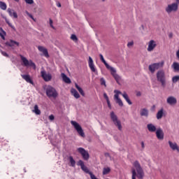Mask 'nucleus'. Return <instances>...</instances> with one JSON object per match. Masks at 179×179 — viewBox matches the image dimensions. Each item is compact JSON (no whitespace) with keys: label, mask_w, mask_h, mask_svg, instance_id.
Segmentation results:
<instances>
[{"label":"nucleus","mask_w":179,"mask_h":179,"mask_svg":"<svg viewBox=\"0 0 179 179\" xmlns=\"http://www.w3.org/2000/svg\"><path fill=\"white\" fill-rule=\"evenodd\" d=\"M0 8H1L2 10H6V9H7L6 3L3 1H0Z\"/></svg>","instance_id":"nucleus-32"},{"label":"nucleus","mask_w":179,"mask_h":179,"mask_svg":"<svg viewBox=\"0 0 179 179\" xmlns=\"http://www.w3.org/2000/svg\"><path fill=\"white\" fill-rule=\"evenodd\" d=\"M157 80L161 83L162 87L166 86V76L163 70L157 72Z\"/></svg>","instance_id":"nucleus-5"},{"label":"nucleus","mask_w":179,"mask_h":179,"mask_svg":"<svg viewBox=\"0 0 179 179\" xmlns=\"http://www.w3.org/2000/svg\"><path fill=\"white\" fill-rule=\"evenodd\" d=\"M78 152L82 155L83 159L85 161H88L90 159L89 152L85 148H78Z\"/></svg>","instance_id":"nucleus-10"},{"label":"nucleus","mask_w":179,"mask_h":179,"mask_svg":"<svg viewBox=\"0 0 179 179\" xmlns=\"http://www.w3.org/2000/svg\"><path fill=\"white\" fill-rule=\"evenodd\" d=\"M6 45H8V47H14L15 45H17V47H19L20 43L10 39V41L6 43Z\"/></svg>","instance_id":"nucleus-21"},{"label":"nucleus","mask_w":179,"mask_h":179,"mask_svg":"<svg viewBox=\"0 0 179 179\" xmlns=\"http://www.w3.org/2000/svg\"><path fill=\"white\" fill-rule=\"evenodd\" d=\"M147 129H148V131L153 133L157 131L156 127L153 124H147Z\"/></svg>","instance_id":"nucleus-25"},{"label":"nucleus","mask_w":179,"mask_h":179,"mask_svg":"<svg viewBox=\"0 0 179 179\" xmlns=\"http://www.w3.org/2000/svg\"><path fill=\"white\" fill-rule=\"evenodd\" d=\"M179 81V76H175L172 78V83H177Z\"/></svg>","instance_id":"nucleus-35"},{"label":"nucleus","mask_w":179,"mask_h":179,"mask_svg":"<svg viewBox=\"0 0 179 179\" xmlns=\"http://www.w3.org/2000/svg\"><path fill=\"white\" fill-rule=\"evenodd\" d=\"M164 115V109L162 108L161 110H158L157 113V120H161Z\"/></svg>","instance_id":"nucleus-27"},{"label":"nucleus","mask_w":179,"mask_h":179,"mask_svg":"<svg viewBox=\"0 0 179 179\" xmlns=\"http://www.w3.org/2000/svg\"><path fill=\"white\" fill-rule=\"evenodd\" d=\"M69 161L72 167L76 166V161L73 159L72 156L69 157Z\"/></svg>","instance_id":"nucleus-33"},{"label":"nucleus","mask_w":179,"mask_h":179,"mask_svg":"<svg viewBox=\"0 0 179 179\" xmlns=\"http://www.w3.org/2000/svg\"><path fill=\"white\" fill-rule=\"evenodd\" d=\"M100 82H101V85H104V86L106 87V80H104L103 78H101Z\"/></svg>","instance_id":"nucleus-37"},{"label":"nucleus","mask_w":179,"mask_h":179,"mask_svg":"<svg viewBox=\"0 0 179 179\" xmlns=\"http://www.w3.org/2000/svg\"><path fill=\"white\" fill-rule=\"evenodd\" d=\"M85 164H84V162H83V160H79L78 162V166H81V168L84 166Z\"/></svg>","instance_id":"nucleus-39"},{"label":"nucleus","mask_w":179,"mask_h":179,"mask_svg":"<svg viewBox=\"0 0 179 179\" xmlns=\"http://www.w3.org/2000/svg\"><path fill=\"white\" fill-rule=\"evenodd\" d=\"M89 67L90 68L91 71L94 73L96 72V69L94 67V61L91 57H89Z\"/></svg>","instance_id":"nucleus-22"},{"label":"nucleus","mask_w":179,"mask_h":179,"mask_svg":"<svg viewBox=\"0 0 179 179\" xmlns=\"http://www.w3.org/2000/svg\"><path fill=\"white\" fill-rule=\"evenodd\" d=\"M5 20L7 24H8L9 27H11V29H13V30H15V27L9 22V20L6 17L5 18Z\"/></svg>","instance_id":"nucleus-34"},{"label":"nucleus","mask_w":179,"mask_h":179,"mask_svg":"<svg viewBox=\"0 0 179 179\" xmlns=\"http://www.w3.org/2000/svg\"><path fill=\"white\" fill-rule=\"evenodd\" d=\"M169 37H172V35H169Z\"/></svg>","instance_id":"nucleus-57"},{"label":"nucleus","mask_w":179,"mask_h":179,"mask_svg":"<svg viewBox=\"0 0 179 179\" xmlns=\"http://www.w3.org/2000/svg\"><path fill=\"white\" fill-rule=\"evenodd\" d=\"M102 1H103V2H105L106 0H102Z\"/></svg>","instance_id":"nucleus-58"},{"label":"nucleus","mask_w":179,"mask_h":179,"mask_svg":"<svg viewBox=\"0 0 179 179\" xmlns=\"http://www.w3.org/2000/svg\"><path fill=\"white\" fill-rule=\"evenodd\" d=\"M172 69H173V71L179 72V63L173 62V64H172Z\"/></svg>","instance_id":"nucleus-28"},{"label":"nucleus","mask_w":179,"mask_h":179,"mask_svg":"<svg viewBox=\"0 0 179 179\" xmlns=\"http://www.w3.org/2000/svg\"><path fill=\"white\" fill-rule=\"evenodd\" d=\"M114 93L115 94L114 95V99L116 101V103H117L119 105V106H120V107L124 106V103H123L122 101L121 100V99L119 97V95H122L123 96V98L126 100V101L129 103V105H132V102L130 100V99L129 98V96L126 92H124V93H122V92H120L117 90H115L114 91Z\"/></svg>","instance_id":"nucleus-2"},{"label":"nucleus","mask_w":179,"mask_h":179,"mask_svg":"<svg viewBox=\"0 0 179 179\" xmlns=\"http://www.w3.org/2000/svg\"><path fill=\"white\" fill-rule=\"evenodd\" d=\"M105 157H110V153L106 152V153H105Z\"/></svg>","instance_id":"nucleus-49"},{"label":"nucleus","mask_w":179,"mask_h":179,"mask_svg":"<svg viewBox=\"0 0 179 179\" xmlns=\"http://www.w3.org/2000/svg\"><path fill=\"white\" fill-rule=\"evenodd\" d=\"M140 115L148 117V110L146 108L141 109V113H140Z\"/></svg>","instance_id":"nucleus-29"},{"label":"nucleus","mask_w":179,"mask_h":179,"mask_svg":"<svg viewBox=\"0 0 179 179\" xmlns=\"http://www.w3.org/2000/svg\"><path fill=\"white\" fill-rule=\"evenodd\" d=\"M27 3H29V5H32L34 3V0H24Z\"/></svg>","instance_id":"nucleus-40"},{"label":"nucleus","mask_w":179,"mask_h":179,"mask_svg":"<svg viewBox=\"0 0 179 179\" xmlns=\"http://www.w3.org/2000/svg\"><path fill=\"white\" fill-rule=\"evenodd\" d=\"M79 92H80V94L83 96H85V92H83V90H80Z\"/></svg>","instance_id":"nucleus-47"},{"label":"nucleus","mask_w":179,"mask_h":179,"mask_svg":"<svg viewBox=\"0 0 179 179\" xmlns=\"http://www.w3.org/2000/svg\"><path fill=\"white\" fill-rule=\"evenodd\" d=\"M29 17H31V19H33V20H34L33 15H31V14H29Z\"/></svg>","instance_id":"nucleus-54"},{"label":"nucleus","mask_w":179,"mask_h":179,"mask_svg":"<svg viewBox=\"0 0 179 179\" xmlns=\"http://www.w3.org/2000/svg\"><path fill=\"white\" fill-rule=\"evenodd\" d=\"M104 99L106 100V101H109V97L108 96L106 93L103 94Z\"/></svg>","instance_id":"nucleus-43"},{"label":"nucleus","mask_w":179,"mask_h":179,"mask_svg":"<svg viewBox=\"0 0 179 179\" xmlns=\"http://www.w3.org/2000/svg\"><path fill=\"white\" fill-rule=\"evenodd\" d=\"M50 26L52 28L55 29V27H53V21L52 19H50Z\"/></svg>","instance_id":"nucleus-44"},{"label":"nucleus","mask_w":179,"mask_h":179,"mask_svg":"<svg viewBox=\"0 0 179 179\" xmlns=\"http://www.w3.org/2000/svg\"><path fill=\"white\" fill-rule=\"evenodd\" d=\"M3 34L6 35V32L5 31H3Z\"/></svg>","instance_id":"nucleus-59"},{"label":"nucleus","mask_w":179,"mask_h":179,"mask_svg":"<svg viewBox=\"0 0 179 179\" xmlns=\"http://www.w3.org/2000/svg\"><path fill=\"white\" fill-rule=\"evenodd\" d=\"M155 47H157V43L155 41L151 40L148 42V48H147V51L151 52L155 50Z\"/></svg>","instance_id":"nucleus-12"},{"label":"nucleus","mask_w":179,"mask_h":179,"mask_svg":"<svg viewBox=\"0 0 179 179\" xmlns=\"http://www.w3.org/2000/svg\"><path fill=\"white\" fill-rule=\"evenodd\" d=\"M178 3V5H179V0H176V3Z\"/></svg>","instance_id":"nucleus-55"},{"label":"nucleus","mask_w":179,"mask_h":179,"mask_svg":"<svg viewBox=\"0 0 179 179\" xmlns=\"http://www.w3.org/2000/svg\"><path fill=\"white\" fill-rule=\"evenodd\" d=\"M110 117H111V120H113L115 126L118 128L119 131H122V126L121 121L120 120H118L117 116L115 114V113L113 111H112L110 113Z\"/></svg>","instance_id":"nucleus-6"},{"label":"nucleus","mask_w":179,"mask_h":179,"mask_svg":"<svg viewBox=\"0 0 179 179\" xmlns=\"http://www.w3.org/2000/svg\"><path fill=\"white\" fill-rule=\"evenodd\" d=\"M136 96L137 97H141V92H137Z\"/></svg>","instance_id":"nucleus-48"},{"label":"nucleus","mask_w":179,"mask_h":179,"mask_svg":"<svg viewBox=\"0 0 179 179\" xmlns=\"http://www.w3.org/2000/svg\"><path fill=\"white\" fill-rule=\"evenodd\" d=\"M71 123L72 126L74 127V129L77 131L79 136H81L82 138H85V134L80 124L73 120L71 121Z\"/></svg>","instance_id":"nucleus-4"},{"label":"nucleus","mask_w":179,"mask_h":179,"mask_svg":"<svg viewBox=\"0 0 179 179\" xmlns=\"http://www.w3.org/2000/svg\"><path fill=\"white\" fill-rule=\"evenodd\" d=\"M21 60L25 67L31 66L36 69V64L32 62V60H28L26 57L20 55Z\"/></svg>","instance_id":"nucleus-8"},{"label":"nucleus","mask_w":179,"mask_h":179,"mask_svg":"<svg viewBox=\"0 0 179 179\" xmlns=\"http://www.w3.org/2000/svg\"><path fill=\"white\" fill-rule=\"evenodd\" d=\"M57 6H58V8H61V6H62V5H61V3L59 2H58L57 3Z\"/></svg>","instance_id":"nucleus-53"},{"label":"nucleus","mask_w":179,"mask_h":179,"mask_svg":"<svg viewBox=\"0 0 179 179\" xmlns=\"http://www.w3.org/2000/svg\"><path fill=\"white\" fill-rule=\"evenodd\" d=\"M133 166L136 169H132V179H136V176L138 179H143L145 173L139 162L138 160L135 161Z\"/></svg>","instance_id":"nucleus-1"},{"label":"nucleus","mask_w":179,"mask_h":179,"mask_svg":"<svg viewBox=\"0 0 179 179\" xmlns=\"http://www.w3.org/2000/svg\"><path fill=\"white\" fill-rule=\"evenodd\" d=\"M168 143L169 144V147H171V149H172V150H173V151L177 150L178 152H179V147L176 143H173V142L169 141V142H168Z\"/></svg>","instance_id":"nucleus-18"},{"label":"nucleus","mask_w":179,"mask_h":179,"mask_svg":"<svg viewBox=\"0 0 179 179\" xmlns=\"http://www.w3.org/2000/svg\"><path fill=\"white\" fill-rule=\"evenodd\" d=\"M178 9V3H173L172 4L168 5L165 8L166 13H171V12H177Z\"/></svg>","instance_id":"nucleus-9"},{"label":"nucleus","mask_w":179,"mask_h":179,"mask_svg":"<svg viewBox=\"0 0 179 179\" xmlns=\"http://www.w3.org/2000/svg\"><path fill=\"white\" fill-rule=\"evenodd\" d=\"M164 65V62H161L158 63H154L150 66H148V70L151 73H154L155 71L159 70V69L162 68Z\"/></svg>","instance_id":"nucleus-7"},{"label":"nucleus","mask_w":179,"mask_h":179,"mask_svg":"<svg viewBox=\"0 0 179 179\" xmlns=\"http://www.w3.org/2000/svg\"><path fill=\"white\" fill-rule=\"evenodd\" d=\"M41 77L45 82H50L52 80V76L50 73H46L45 71H41Z\"/></svg>","instance_id":"nucleus-11"},{"label":"nucleus","mask_w":179,"mask_h":179,"mask_svg":"<svg viewBox=\"0 0 179 179\" xmlns=\"http://www.w3.org/2000/svg\"><path fill=\"white\" fill-rule=\"evenodd\" d=\"M134 41H131V42H129L128 44H127V47H129V48H130V47H132L134 45Z\"/></svg>","instance_id":"nucleus-41"},{"label":"nucleus","mask_w":179,"mask_h":179,"mask_svg":"<svg viewBox=\"0 0 179 179\" xmlns=\"http://www.w3.org/2000/svg\"><path fill=\"white\" fill-rule=\"evenodd\" d=\"M38 50L40 52H42L46 58H49V54L48 50L43 46H38Z\"/></svg>","instance_id":"nucleus-17"},{"label":"nucleus","mask_w":179,"mask_h":179,"mask_svg":"<svg viewBox=\"0 0 179 179\" xmlns=\"http://www.w3.org/2000/svg\"><path fill=\"white\" fill-rule=\"evenodd\" d=\"M21 77L23 80H24L27 83H29L31 85H34V81L31 80L29 75H21Z\"/></svg>","instance_id":"nucleus-19"},{"label":"nucleus","mask_w":179,"mask_h":179,"mask_svg":"<svg viewBox=\"0 0 179 179\" xmlns=\"http://www.w3.org/2000/svg\"><path fill=\"white\" fill-rule=\"evenodd\" d=\"M141 148L144 149L145 148V144L143 141H141Z\"/></svg>","instance_id":"nucleus-51"},{"label":"nucleus","mask_w":179,"mask_h":179,"mask_svg":"<svg viewBox=\"0 0 179 179\" xmlns=\"http://www.w3.org/2000/svg\"><path fill=\"white\" fill-rule=\"evenodd\" d=\"M81 169L86 173L90 174L91 179H99L96 177L94 174L92 173V172L90 171L87 167L84 165Z\"/></svg>","instance_id":"nucleus-14"},{"label":"nucleus","mask_w":179,"mask_h":179,"mask_svg":"<svg viewBox=\"0 0 179 179\" xmlns=\"http://www.w3.org/2000/svg\"><path fill=\"white\" fill-rule=\"evenodd\" d=\"M107 104H108V108L111 110V109H112V107H111V104H110V100H109V101H107Z\"/></svg>","instance_id":"nucleus-46"},{"label":"nucleus","mask_w":179,"mask_h":179,"mask_svg":"<svg viewBox=\"0 0 179 179\" xmlns=\"http://www.w3.org/2000/svg\"><path fill=\"white\" fill-rule=\"evenodd\" d=\"M71 38L73 41H78V38H77V36L75 34H72Z\"/></svg>","instance_id":"nucleus-38"},{"label":"nucleus","mask_w":179,"mask_h":179,"mask_svg":"<svg viewBox=\"0 0 179 179\" xmlns=\"http://www.w3.org/2000/svg\"><path fill=\"white\" fill-rule=\"evenodd\" d=\"M71 93L76 99H78L80 98L79 93L76 89L72 88L71 90Z\"/></svg>","instance_id":"nucleus-26"},{"label":"nucleus","mask_w":179,"mask_h":179,"mask_svg":"<svg viewBox=\"0 0 179 179\" xmlns=\"http://www.w3.org/2000/svg\"><path fill=\"white\" fill-rule=\"evenodd\" d=\"M34 112L37 115H41V110L38 109V105H35L34 106Z\"/></svg>","instance_id":"nucleus-31"},{"label":"nucleus","mask_w":179,"mask_h":179,"mask_svg":"<svg viewBox=\"0 0 179 179\" xmlns=\"http://www.w3.org/2000/svg\"><path fill=\"white\" fill-rule=\"evenodd\" d=\"M111 71V75L115 79L117 84H120V81L121 80V78L118 74L116 73V70L114 69V71Z\"/></svg>","instance_id":"nucleus-20"},{"label":"nucleus","mask_w":179,"mask_h":179,"mask_svg":"<svg viewBox=\"0 0 179 179\" xmlns=\"http://www.w3.org/2000/svg\"><path fill=\"white\" fill-rule=\"evenodd\" d=\"M61 76L62 78L63 81L66 84H71V79L64 73H62Z\"/></svg>","instance_id":"nucleus-23"},{"label":"nucleus","mask_w":179,"mask_h":179,"mask_svg":"<svg viewBox=\"0 0 179 179\" xmlns=\"http://www.w3.org/2000/svg\"><path fill=\"white\" fill-rule=\"evenodd\" d=\"M111 169L110 167H104L103 171V174L104 176L108 175L110 172Z\"/></svg>","instance_id":"nucleus-30"},{"label":"nucleus","mask_w":179,"mask_h":179,"mask_svg":"<svg viewBox=\"0 0 179 179\" xmlns=\"http://www.w3.org/2000/svg\"><path fill=\"white\" fill-rule=\"evenodd\" d=\"M49 120H50V121H53V120H55V116H54L53 115H50L49 116Z\"/></svg>","instance_id":"nucleus-45"},{"label":"nucleus","mask_w":179,"mask_h":179,"mask_svg":"<svg viewBox=\"0 0 179 179\" xmlns=\"http://www.w3.org/2000/svg\"><path fill=\"white\" fill-rule=\"evenodd\" d=\"M46 94L49 99H56L58 96L57 91L55 89V87L50 85L48 86L46 88Z\"/></svg>","instance_id":"nucleus-3"},{"label":"nucleus","mask_w":179,"mask_h":179,"mask_svg":"<svg viewBox=\"0 0 179 179\" xmlns=\"http://www.w3.org/2000/svg\"><path fill=\"white\" fill-rule=\"evenodd\" d=\"M0 52L1 53V55L5 57H7L8 58L9 57V55H8V53H6V52L3 51L2 50L0 49Z\"/></svg>","instance_id":"nucleus-36"},{"label":"nucleus","mask_w":179,"mask_h":179,"mask_svg":"<svg viewBox=\"0 0 179 179\" xmlns=\"http://www.w3.org/2000/svg\"><path fill=\"white\" fill-rule=\"evenodd\" d=\"M20 0H14L15 2H19Z\"/></svg>","instance_id":"nucleus-56"},{"label":"nucleus","mask_w":179,"mask_h":179,"mask_svg":"<svg viewBox=\"0 0 179 179\" xmlns=\"http://www.w3.org/2000/svg\"><path fill=\"white\" fill-rule=\"evenodd\" d=\"M155 134L157 135V138H158V140H164V133L163 132V130L161 128L157 129Z\"/></svg>","instance_id":"nucleus-15"},{"label":"nucleus","mask_w":179,"mask_h":179,"mask_svg":"<svg viewBox=\"0 0 179 179\" xmlns=\"http://www.w3.org/2000/svg\"><path fill=\"white\" fill-rule=\"evenodd\" d=\"M176 57L179 59V50L176 52Z\"/></svg>","instance_id":"nucleus-52"},{"label":"nucleus","mask_w":179,"mask_h":179,"mask_svg":"<svg viewBox=\"0 0 179 179\" xmlns=\"http://www.w3.org/2000/svg\"><path fill=\"white\" fill-rule=\"evenodd\" d=\"M100 59L101 60V62L104 64V65L106 66V69L110 70V71H114V68L110 66L105 60L103 56L102 55V54L99 55Z\"/></svg>","instance_id":"nucleus-16"},{"label":"nucleus","mask_w":179,"mask_h":179,"mask_svg":"<svg viewBox=\"0 0 179 179\" xmlns=\"http://www.w3.org/2000/svg\"><path fill=\"white\" fill-rule=\"evenodd\" d=\"M166 103L169 104V106H174L177 103V99L174 96H169L166 99Z\"/></svg>","instance_id":"nucleus-13"},{"label":"nucleus","mask_w":179,"mask_h":179,"mask_svg":"<svg viewBox=\"0 0 179 179\" xmlns=\"http://www.w3.org/2000/svg\"><path fill=\"white\" fill-rule=\"evenodd\" d=\"M0 36L1 37L2 40H5V36L3 34L0 33Z\"/></svg>","instance_id":"nucleus-50"},{"label":"nucleus","mask_w":179,"mask_h":179,"mask_svg":"<svg viewBox=\"0 0 179 179\" xmlns=\"http://www.w3.org/2000/svg\"><path fill=\"white\" fill-rule=\"evenodd\" d=\"M76 89L78 90V92H80V91H82V88L79 86V85H78V84H76Z\"/></svg>","instance_id":"nucleus-42"},{"label":"nucleus","mask_w":179,"mask_h":179,"mask_svg":"<svg viewBox=\"0 0 179 179\" xmlns=\"http://www.w3.org/2000/svg\"><path fill=\"white\" fill-rule=\"evenodd\" d=\"M107 179H110V178H107Z\"/></svg>","instance_id":"nucleus-60"},{"label":"nucleus","mask_w":179,"mask_h":179,"mask_svg":"<svg viewBox=\"0 0 179 179\" xmlns=\"http://www.w3.org/2000/svg\"><path fill=\"white\" fill-rule=\"evenodd\" d=\"M8 13L9 14V16H10L11 17H13L14 19H17V14L16 12H15L14 10L11 8H8Z\"/></svg>","instance_id":"nucleus-24"}]
</instances>
